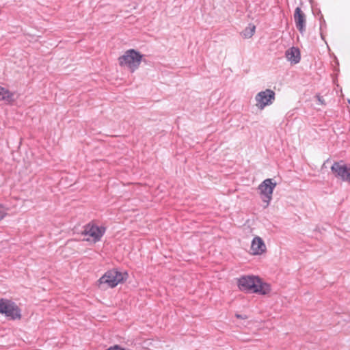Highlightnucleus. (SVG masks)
<instances>
[{"instance_id":"1","label":"nucleus","mask_w":350,"mask_h":350,"mask_svg":"<svg viewBox=\"0 0 350 350\" xmlns=\"http://www.w3.org/2000/svg\"><path fill=\"white\" fill-rule=\"evenodd\" d=\"M238 286L241 291L267 295L271 291L270 285L258 276L244 275L238 279Z\"/></svg>"},{"instance_id":"2","label":"nucleus","mask_w":350,"mask_h":350,"mask_svg":"<svg viewBox=\"0 0 350 350\" xmlns=\"http://www.w3.org/2000/svg\"><path fill=\"white\" fill-rule=\"evenodd\" d=\"M128 278L126 272H120L116 269L107 271L98 280V288L106 290L109 288H114L118 284L124 282Z\"/></svg>"},{"instance_id":"3","label":"nucleus","mask_w":350,"mask_h":350,"mask_svg":"<svg viewBox=\"0 0 350 350\" xmlns=\"http://www.w3.org/2000/svg\"><path fill=\"white\" fill-rule=\"evenodd\" d=\"M143 55L135 49H129L118 59L121 66L127 67L131 72H133L139 66L142 60Z\"/></svg>"},{"instance_id":"4","label":"nucleus","mask_w":350,"mask_h":350,"mask_svg":"<svg viewBox=\"0 0 350 350\" xmlns=\"http://www.w3.org/2000/svg\"><path fill=\"white\" fill-rule=\"evenodd\" d=\"M275 186L276 183L273 182L271 178L265 179L258 186L261 199L264 202L267 203V206H268L272 199V194Z\"/></svg>"},{"instance_id":"5","label":"nucleus","mask_w":350,"mask_h":350,"mask_svg":"<svg viewBox=\"0 0 350 350\" xmlns=\"http://www.w3.org/2000/svg\"><path fill=\"white\" fill-rule=\"evenodd\" d=\"M275 92L270 89L258 92L255 97L258 108L263 109L266 106L271 105L275 100Z\"/></svg>"},{"instance_id":"6","label":"nucleus","mask_w":350,"mask_h":350,"mask_svg":"<svg viewBox=\"0 0 350 350\" xmlns=\"http://www.w3.org/2000/svg\"><path fill=\"white\" fill-rule=\"evenodd\" d=\"M331 170L336 177L350 183V169L342 161L334 162L331 167Z\"/></svg>"},{"instance_id":"7","label":"nucleus","mask_w":350,"mask_h":350,"mask_svg":"<svg viewBox=\"0 0 350 350\" xmlns=\"http://www.w3.org/2000/svg\"><path fill=\"white\" fill-rule=\"evenodd\" d=\"M105 232V228L95 225L88 224L85 226L83 234L88 235L93 239L94 242H98Z\"/></svg>"},{"instance_id":"8","label":"nucleus","mask_w":350,"mask_h":350,"mask_svg":"<svg viewBox=\"0 0 350 350\" xmlns=\"http://www.w3.org/2000/svg\"><path fill=\"white\" fill-rule=\"evenodd\" d=\"M294 20L297 29L303 33L306 30V16L299 7L295 10Z\"/></svg>"},{"instance_id":"9","label":"nucleus","mask_w":350,"mask_h":350,"mask_svg":"<svg viewBox=\"0 0 350 350\" xmlns=\"http://www.w3.org/2000/svg\"><path fill=\"white\" fill-rule=\"evenodd\" d=\"M251 250H252L253 254L260 255L265 252L266 245L260 237H256L252 241Z\"/></svg>"},{"instance_id":"10","label":"nucleus","mask_w":350,"mask_h":350,"mask_svg":"<svg viewBox=\"0 0 350 350\" xmlns=\"http://www.w3.org/2000/svg\"><path fill=\"white\" fill-rule=\"evenodd\" d=\"M5 317L8 320H20L22 317L21 310L15 302H13Z\"/></svg>"},{"instance_id":"11","label":"nucleus","mask_w":350,"mask_h":350,"mask_svg":"<svg viewBox=\"0 0 350 350\" xmlns=\"http://www.w3.org/2000/svg\"><path fill=\"white\" fill-rule=\"evenodd\" d=\"M285 56L291 64H297L301 59L300 51L298 48L293 46L286 51Z\"/></svg>"},{"instance_id":"12","label":"nucleus","mask_w":350,"mask_h":350,"mask_svg":"<svg viewBox=\"0 0 350 350\" xmlns=\"http://www.w3.org/2000/svg\"><path fill=\"white\" fill-rule=\"evenodd\" d=\"M13 301L8 299L1 298L0 299V314L4 316L8 312V310L13 304Z\"/></svg>"},{"instance_id":"13","label":"nucleus","mask_w":350,"mask_h":350,"mask_svg":"<svg viewBox=\"0 0 350 350\" xmlns=\"http://www.w3.org/2000/svg\"><path fill=\"white\" fill-rule=\"evenodd\" d=\"M13 93L10 92L8 90L0 87V100L10 102L13 100Z\"/></svg>"},{"instance_id":"14","label":"nucleus","mask_w":350,"mask_h":350,"mask_svg":"<svg viewBox=\"0 0 350 350\" xmlns=\"http://www.w3.org/2000/svg\"><path fill=\"white\" fill-rule=\"evenodd\" d=\"M256 27L251 24L249 25L242 32L241 35L245 38H251L255 32Z\"/></svg>"},{"instance_id":"15","label":"nucleus","mask_w":350,"mask_h":350,"mask_svg":"<svg viewBox=\"0 0 350 350\" xmlns=\"http://www.w3.org/2000/svg\"><path fill=\"white\" fill-rule=\"evenodd\" d=\"M7 215V208L0 204V221L3 219Z\"/></svg>"},{"instance_id":"16","label":"nucleus","mask_w":350,"mask_h":350,"mask_svg":"<svg viewBox=\"0 0 350 350\" xmlns=\"http://www.w3.org/2000/svg\"><path fill=\"white\" fill-rule=\"evenodd\" d=\"M317 98L320 104H321V105L325 104L324 99L322 98V96H321L319 95H317Z\"/></svg>"},{"instance_id":"17","label":"nucleus","mask_w":350,"mask_h":350,"mask_svg":"<svg viewBox=\"0 0 350 350\" xmlns=\"http://www.w3.org/2000/svg\"><path fill=\"white\" fill-rule=\"evenodd\" d=\"M235 317L238 319H246L247 318V317L246 315H241L239 314H236Z\"/></svg>"},{"instance_id":"18","label":"nucleus","mask_w":350,"mask_h":350,"mask_svg":"<svg viewBox=\"0 0 350 350\" xmlns=\"http://www.w3.org/2000/svg\"><path fill=\"white\" fill-rule=\"evenodd\" d=\"M348 103L350 104V100H348Z\"/></svg>"}]
</instances>
